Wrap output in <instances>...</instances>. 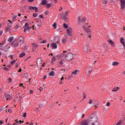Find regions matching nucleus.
Instances as JSON below:
<instances>
[{
    "label": "nucleus",
    "mask_w": 125,
    "mask_h": 125,
    "mask_svg": "<svg viewBox=\"0 0 125 125\" xmlns=\"http://www.w3.org/2000/svg\"><path fill=\"white\" fill-rule=\"evenodd\" d=\"M98 112L97 114H92L89 120H85L81 122V125H98L97 119L99 118Z\"/></svg>",
    "instance_id": "nucleus-1"
},
{
    "label": "nucleus",
    "mask_w": 125,
    "mask_h": 125,
    "mask_svg": "<svg viewBox=\"0 0 125 125\" xmlns=\"http://www.w3.org/2000/svg\"><path fill=\"white\" fill-rule=\"evenodd\" d=\"M75 58V55L73 53H68L67 54L65 57V59L68 62H70V61L73 60Z\"/></svg>",
    "instance_id": "nucleus-2"
},
{
    "label": "nucleus",
    "mask_w": 125,
    "mask_h": 125,
    "mask_svg": "<svg viewBox=\"0 0 125 125\" xmlns=\"http://www.w3.org/2000/svg\"><path fill=\"white\" fill-rule=\"evenodd\" d=\"M85 18H82L81 17H79L77 18V22L80 25H82L83 23L85 22Z\"/></svg>",
    "instance_id": "nucleus-3"
},
{
    "label": "nucleus",
    "mask_w": 125,
    "mask_h": 125,
    "mask_svg": "<svg viewBox=\"0 0 125 125\" xmlns=\"http://www.w3.org/2000/svg\"><path fill=\"white\" fill-rule=\"evenodd\" d=\"M83 28H84L85 31L87 32V33H90V30L89 29V28L91 27L90 25H89L88 24H85V25L83 26Z\"/></svg>",
    "instance_id": "nucleus-4"
},
{
    "label": "nucleus",
    "mask_w": 125,
    "mask_h": 125,
    "mask_svg": "<svg viewBox=\"0 0 125 125\" xmlns=\"http://www.w3.org/2000/svg\"><path fill=\"white\" fill-rule=\"evenodd\" d=\"M66 34L70 37L73 36V34L72 33V28L70 27L66 29Z\"/></svg>",
    "instance_id": "nucleus-5"
},
{
    "label": "nucleus",
    "mask_w": 125,
    "mask_h": 125,
    "mask_svg": "<svg viewBox=\"0 0 125 125\" xmlns=\"http://www.w3.org/2000/svg\"><path fill=\"white\" fill-rule=\"evenodd\" d=\"M121 2V8L122 9H125V0H120Z\"/></svg>",
    "instance_id": "nucleus-6"
},
{
    "label": "nucleus",
    "mask_w": 125,
    "mask_h": 125,
    "mask_svg": "<svg viewBox=\"0 0 125 125\" xmlns=\"http://www.w3.org/2000/svg\"><path fill=\"white\" fill-rule=\"evenodd\" d=\"M29 9L35 10V12H38V8L37 7L29 6Z\"/></svg>",
    "instance_id": "nucleus-7"
},
{
    "label": "nucleus",
    "mask_w": 125,
    "mask_h": 125,
    "mask_svg": "<svg viewBox=\"0 0 125 125\" xmlns=\"http://www.w3.org/2000/svg\"><path fill=\"white\" fill-rule=\"evenodd\" d=\"M107 42H109V43H110V44H111V46H114L115 42H113L111 40H108Z\"/></svg>",
    "instance_id": "nucleus-8"
},
{
    "label": "nucleus",
    "mask_w": 125,
    "mask_h": 125,
    "mask_svg": "<svg viewBox=\"0 0 125 125\" xmlns=\"http://www.w3.org/2000/svg\"><path fill=\"white\" fill-rule=\"evenodd\" d=\"M68 12H66L65 13V14H64V15H61V18H62L63 19H65L66 17H67V16H68Z\"/></svg>",
    "instance_id": "nucleus-9"
},
{
    "label": "nucleus",
    "mask_w": 125,
    "mask_h": 125,
    "mask_svg": "<svg viewBox=\"0 0 125 125\" xmlns=\"http://www.w3.org/2000/svg\"><path fill=\"white\" fill-rule=\"evenodd\" d=\"M4 98L6 100H9L11 98V96L10 95L5 94Z\"/></svg>",
    "instance_id": "nucleus-10"
},
{
    "label": "nucleus",
    "mask_w": 125,
    "mask_h": 125,
    "mask_svg": "<svg viewBox=\"0 0 125 125\" xmlns=\"http://www.w3.org/2000/svg\"><path fill=\"white\" fill-rule=\"evenodd\" d=\"M19 42H20L21 46L22 45V44H23V42H24V41H23V37H20L19 38Z\"/></svg>",
    "instance_id": "nucleus-11"
},
{
    "label": "nucleus",
    "mask_w": 125,
    "mask_h": 125,
    "mask_svg": "<svg viewBox=\"0 0 125 125\" xmlns=\"http://www.w3.org/2000/svg\"><path fill=\"white\" fill-rule=\"evenodd\" d=\"M66 52H67V51H63V53L57 56V57H59V58H62L63 56H64V53Z\"/></svg>",
    "instance_id": "nucleus-12"
},
{
    "label": "nucleus",
    "mask_w": 125,
    "mask_h": 125,
    "mask_svg": "<svg viewBox=\"0 0 125 125\" xmlns=\"http://www.w3.org/2000/svg\"><path fill=\"white\" fill-rule=\"evenodd\" d=\"M37 46H38V45L36 43H34L32 45V47H33V50L34 51H35V50H36Z\"/></svg>",
    "instance_id": "nucleus-13"
},
{
    "label": "nucleus",
    "mask_w": 125,
    "mask_h": 125,
    "mask_svg": "<svg viewBox=\"0 0 125 125\" xmlns=\"http://www.w3.org/2000/svg\"><path fill=\"white\" fill-rule=\"evenodd\" d=\"M80 73V71L78 70H76L72 72V75H77V74H79Z\"/></svg>",
    "instance_id": "nucleus-14"
},
{
    "label": "nucleus",
    "mask_w": 125,
    "mask_h": 125,
    "mask_svg": "<svg viewBox=\"0 0 125 125\" xmlns=\"http://www.w3.org/2000/svg\"><path fill=\"white\" fill-rule=\"evenodd\" d=\"M120 41V42L122 43V44H124L125 43V39H124V38H121Z\"/></svg>",
    "instance_id": "nucleus-15"
},
{
    "label": "nucleus",
    "mask_w": 125,
    "mask_h": 125,
    "mask_svg": "<svg viewBox=\"0 0 125 125\" xmlns=\"http://www.w3.org/2000/svg\"><path fill=\"white\" fill-rule=\"evenodd\" d=\"M52 47L54 49L57 48V45L55 43H53L52 44Z\"/></svg>",
    "instance_id": "nucleus-16"
},
{
    "label": "nucleus",
    "mask_w": 125,
    "mask_h": 125,
    "mask_svg": "<svg viewBox=\"0 0 125 125\" xmlns=\"http://www.w3.org/2000/svg\"><path fill=\"white\" fill-rule=\"evenodd\" d=\"M14 47H18L19 46V43L18 42H16L14 43Z\"/></svg>",
    "instance_id": "nucleus-17"
},
{
    "label": "nucleus",
    "mask_w": 125,
    "mask_h": 125,
    "mask_svg": "<svg viewBox=\"0 0 125 125\" xmlns=\"http://www.w3.org/2000/svg\"><path fill=\"white\" fill-rule=\"evenodd\" d=\"M119 65V62H113L112 63L113 66H118Z\"/></svg>",
    "instance_id": "nucleus-18"
},
{
    "label": "nucleus",
    "mask_w": 125,
    "mask_h": 125,
    "mask_svg": "<svg viewBox=\"0 0 125 125\" xmlns=\"http://www.w3.org/2000/svg\"><path fill=\"white\" fill-rule=\"evenodd\" d=\"M5 31L6 32H10V31H11V28H10V27H5Z\"/></svg>",
    "instance_id": "nucleus-19"
},
{
    "label": "nucleus",
    "mask_w": 125,
    "mask_h": 125,
    "mask_svg": "<svg viewBox=\"0 0 125 125\" xmlns=\"http://www.w3.org/2000/svg\"><path fill=\"white\" fill-rule=\"evenodd\" d=\"M56 60V59L55 58V57H53L51 62V64H52L53 62H55Z\"/></svg>",
    "instance_id": "nucleus-20"
},
{
    "label": "nucleus",
    "mask_w": 125,
    "mask_h": 125,
    "mask_svg": "<svg viewBox=\"0 0 125 125\" xmlns=\"http://www.w3.org/2000/svg\"><path fill=\"white\" fill-rule=\"evenodd\" d=\"M46 3H47L46 0H43L42 2V4H43V5H45Z\"/></svg>",
    "instance_id": "nucleus-21"
},
{
    "label": "nucleus",
    "mask_w": 125,
    "mask_h": 125,
    "mask_svg": "<svg viewBox=\"0 0 125 125\" xmlns=\"http://www.w3.org/2000/svg\"><path fill=\"white\" fill-rule=\"evenodd\" d=\"M14 38L13 37H11L8 40V42H12V41H13L14 40Z\"/></svg>",
    "instance_id": "nucleus-22"
},
{
    "label": "nucleus",
    "mask_w": 125,
    "mask_h": 125,
    "mask_svg": "<svg viewBox=\"0 0 125 125\" xmlns=\"http://www.w3.org/2000/svg\"><path fill=\"white\" fill-rule=\"evenodd\" d=\"M37 64H42V59H38L37 60Z\"/></svg>",
    "instance_id": "nucleus-23"
},
{
    "label": "nucleus",
    "mask_w": 125,
    "mask_h": 125,
    "mask_svg": "<svg viewBox=\"0 0 125 125\" xmlns=\"http://www.w3.org/2000/svg\"><path fill=\"white\" fill-rule=\"evenodd\" d=\"M26 55V54L25 53H22L20 55V57L21 58H22V57H24Z\"/></svg>",
    "instance_id": "nucleus-24"
},
{
    "label": "nucleus",
    "mask_w": 125,
    "mask_h": 125,
    "mask_svg": "<svg viewBox=\"0 0 125 125\" xmlns=\"http://www.w3.org/2000/svg\"><path fill=\"white\" fill-rule=\"evenodd\" d=\"M64 63H65V61L62 60L60 62L59 64L60 65H62V64H64Z\"/></svg>",
    "instance_id": "nucleus-25"
},
{
    "label": "nucleus",
    "mask_w": 125,
    "mask_h": 125,
    "mask_svg": "<svg viewBox=\"0 0 125 125\" xmlns=\"http://www.w3.org/2000/svg\"><path fill=\"white\" fill-rule=\"evenodd\" d=\"M102 2L103 4H106L107 2H108V0H102Z\"/></svg>",
    "instance_id": "nucleus-26"
},
{
    "label": "nucleus",
    "mask_w": 125,
    "mask_h": 125,
    "mask_svg": "<svg viewBox=\"0 0 125 125\" xmlns=\"http://www.w3.org/2000/svg\"><path fill=\"white\" fill-rule=\"evenodd\" d=\"M119 87H115L112 89V91H117V90H118V89H119Z\"/></svg>",
    "instance_id": "nucleus-27"
},
{
    "label": "nucleus",
    "mask_w": 125,
    "mask_h": 125,
    "mask_svg": "<svg viewBox=\"0 0 125 125\" xmlns=\"http://www.w3.org/2000/svg\"><path fill=\"white\" fill-rule=\"evenodd\" d=\"M62 42L63 44H65V43H66V42H67V40L63 39L62 40Z\"/></svg>",
    "instance_id": "nucleus-28"
},
{
    "label": "nucleus",
    "mask_w": 125,
    "mask_h": 125,
    "mask_svg": "<svg viewBox=\"0 0 125 125\" xmlns=\"http://www.w3.org/2000/svg\"><path fill=\"white\" fill-rule=\"evenodd\" d=\"M25 26L26 29H29V23H28V22H26L25 23Z\"/></svg>",
    "instance_id": "nucleus-29"
},
{
    "label": "nucleus",
    "mask_w": 125,
    "mask_h": 125,
    "mask_svg": "<svg viewBox=\"0 0 125 125\" xmlns=\"http://www.w3.org/2000/svg\"><path fill=\"white\" fill-rule=\"evenodd\" d=\"M63 27L65 29H68V28L69 27V26H68V25H67L66 23H64L63 24Z\"/></svg>",
    "instance_id": "nucleus-30"
},
{
    "label": "nucleus",
    "mask_w": 125,
    "mask_h": 125,
    "mask_svg": "<svg viewBox=\"0 0 125 125\" xmlns=\"http://www.w3.org/2000/svg\"><path fill=\"white\" fill-rule=\"evenodd\" d=\"M49 76H54V71H51L49 73Z\"/></svg>",
    "instance_id": "nucleus-31"
},
{
    "label": "nucleus",
    "mask_w": 125,
    "mask_h": 125,
    "mask_svg": "<svg viewBox=\"0 0 125 125\" xmlns=\"http://www.w3.org/2000/svg\"><path fill=\"white\" fill-rule=\"evenodd\" d=\"M37 25L39 28H41V26H42V22H38Z\"/></svg>",
    "instance_id": "nucleus-32"
},
{
    "label": "nucleus",
    "mask_w": 125,
    "mask_h": 125,
    "mask_svg": "<svg viewBox=\"0 0 125 125\" xmlns=\"http://www.w3.org/2000/svg\"><path fill=\"white\" fill-rule=\"evenodd\" d=\"M91 72H90V71H87V72L86 73V76L88 78V77H89L90 74H91Z\"/></svg>",
    "instance_id": "nucleus-33"
},
{
    "label": "nucleus",
    "mask_w": 125,
    "mask_h": 125,
    "mask_svg": "<svg viewBox=\"0 0 125 125\" xmlns=\"http://www.w3.org/2000/svg\"><path fill=\"white\" fill-rule=\"evenodd\" d=\"M36 111H41V108H40V106L37 107L35 109Z\"/></svg>",
    "instance_id": "nucleus-34"
},
{
    "label": "nucleus",
    "mask_w": 125,
    "mask_h": 125,
    "mask_svg": "<svg viewBox=\"0 0 125 125\" xmlns=\"http://www.w3.org/2000/svg\"><path fill=\"white\" fill-rule=\"evenodd\" d=\"M53 28H54L55 29H56V28H57V25H56V22H54V24H53Z\"/></svg>",
    "instance_id": "nucleus-35"
},
{
    "label": "nucleus",
    "mask_w": 125,
    "mask_h": 125,
    "mask_svg": "<svg viewBox=\"0 0 125 125\" xmlns=\"http://www.w3.org/2000/svg\"><path fill=\"white\" fill-rule=\"evenodd\" d=\"M15 62H16V60H14L13 61H12L11 62V65H13V64H14V63H15Z\"/></svg>",
    "instance_id": "nucleus-36"
},
{
    "label": "nucleus",
    "mask_w": 125,
    "mask_h": 125,
    "mask_svg": "<svg viewBox=\"0 0 125 125\" xmlns=\"http://www.w3.org/2000/svg\"><path fill=\"white\" fill-rule=\"evenodd\" d=\"M84 51H85L86 52V51H87V46H85L84 48Z\"/></svg>",
    "instance_id": "nucleus-37"
},
{
    "label": "nucleus",
    "mask_w": 125,
    "mask_h": 125,
    "mask_svg": "<svg viewBox=\"0 0 125 125\" xmlns=\"http://www.w3.org/2000/svg\"><path fill=\"white\" fill-rule=\"evenodd\" d=\"M91 71H92V67H89V70H88V72H90V73H91Z\"/></svg>",
    "instance_id": "nucleus-38"
},
{
    "label": "nucleus",
    "mask_w": 125,
    "mask_h": 125,
    "mask_svg": "<svg viewBox=\"0 0 125 125\" xmlns=\"http://www.w3.org/2000/svg\"><path fill=\"white\" fill-rule=\"evenodd\" d=\"M63 80H64V77H62L61 79V82H60V83L61 84H62L63 83H62V81H63Z\"/></svg>",
    "instance_id": "nucleus-39"
},
{
    "label": "nucleus",
    "mask_w": 125,
    "mask_h": 125,
    "mask_svg": "<svg viewBox=\"0 0 125 125\" xmlns=\"http://www.w3.org/2000/svg\"><path fill=\"white\" fill-rule=\"evenodd\" d=\"M34 17H37L38 16V14L37 13H33Z\"/></svg>",
    "instance_id": "nucleus-40"
},
{
    "label": "nucleus",
    "mask_w": 125,
    "mask_h": 125,
    "mask_svg": "<svg viewBox=\"0 0 125 125\" xmlns=\"http://www.w3.org/2000/svg\"><path fill=\"white\" fill-rule=\"evenodd\" d=\"M41 43H45L46 42V40H43V41L41 42Z\"/></svg>",
    "instance_id": "nucleus-41"
},
{
    "label": "nucleus",
    "mask_w": 125,
    "mask_h": 125,
    "mask_svg": "<svg viewBox=\"0 0 125 125\" xmlns=\"http://www.w3.org/2000/svg\"><path fill=\"white\" fill-rule=\"evenodd\" d=\"M34 93V90H30V94H33Z\"/></svg>",
    "instance_id": "nucleus-42"
},
{
    "label": "nucleus",
    "mask_w": 125,
    "mask_h": 125,
    "mask_svg": "<svg viewBox=\"0 0 125 125\" xmlns=\"http://www.w3.org/2000/svg\"><path fill=\"white\" fill-rule=\"evenodd\" d=\"M51 5L50 3L47 4V7H48V8H49V7H50Z\"/></svg>",
    "instance_id": "nucleus-43"
},
{
    "label": "nucleus",
    "mask_w": 125,
    "mask_h": 125,
    "mask_svg": "<svg viewBox=\"0 0 125 125\" xmlns=\"http://www.w3.org/2000/svg\"><path fill=\"white\" fill-rule=\"evenodd\" d=\"M89 104H92V100L91 99L89 100Z\"/></svg>",
    "instance_id": "nucleus-44"
},
{
    "label": "nucleus",
    "mask_w": 125,
    "mask_h": 125,
    "mask_svg": "<svg viewBox=\"0 0 125 125\" xmlns=\"http://www.w3.org/2000/svg\"><path fill=\"white\" fill-rule=\"evenodd\" d=\"M4 121H3V120H1L0 121V125H2V124H3Z\"/></svg>",
    "instance_id": "nucleus-45"
},
{
    "label": "nucleus",
    "mask_w": 125,
    "mask_h": 125,
    "mask_svg": "<svg viewBox=\"0 0 125 125\" xmlns=\"http://www.w3.org/2000/svg\"><path fill=\"white\" fill-rule=\"evenodd\" d=\"M39 18H40L41 19H42V18H43V16H42V15H40Z\"/></svg>",
    "instance_id": "nucleus-46"
},
{
    "label": "nucleus",
    "mask_w": 125,
    "mask_h": 125,
    "mask_svg": "<svg viewBox=\"0 0 125 125\" xmlns=\"http://www.w3.org/2000/svg\"><path fill=\"white\" fill-rule=\"evenodd\" d=\"M26 117H27V113H24V114H23V117L26 118Z\"/></svg>",
    "instance_id": "nucleus-47"
},
{
    "label": "nucleus",
    "mask_w": 125,
    "mask_h": 125,
    "mask_svg": "<svg viewBox=\"0 0 125 125\" xmlns=\"http://www.w3.org/2000/svg\"><path fill=\"white\" fill-rule=\"evenodd\" d=\"M48 13H49V12L48 11H45V12H44L45 15H48Z\"/></svg>",
    "instance_id": "nucleus-48"
},
{
    "label": "nucleus",
    "mask_w": 125,
    "mask_h": 125,
    "mask_svg": "<svg viewBox=\"0 0 125 125\" xmlns=\"http://www.w3.org/2000/svg\"><path fill=\"white\" fill-rule=\"evenodd\" d=\"M16 17H17L16 16H14L13 17V20H15V19H16Z\"/></svg>",
    "instance_id": "nucleus-49"
},
{
    "label": "nucleus",
    "mask_w": 125,
    "mask_h": 125,
    "mask_svg": "<svg viewBox=\"0 0 125 125\" xmlns=\"http://www.w3.org/2000/svg\"><path fill=\"white\" fill-rule=\"evenodd\" d=\"M2 33H3V31L1 30L0 31V36H1V35H2Z\"/></svg>",
    "instance_id": "nucleus-50"
},
{
    "label": "nucleus",
    "mask_w": 125,
    "mask_h": 125,
    "mask_svg": "<svg viewBox=\"0 0 125 125\" xmlns=\"http://www.w3.org/2000/svg\"><path fill=\"white\" fill-rule=\"evenodd\" d=\"M4 69L5 70V71H8V68H7V67H5Z\"/></svg>",
    "instance_id": "nucleus-51"
},
{
    "label": "nucleus",
    "mask_w": 125,
    "mask_h": 125,
    "mask_svg": "<svg viewBox=\"0 0 125 125\" xmlns=\"http://www.w3.org/2000/svg\"><path fill=\"white\" fill-rule=\"evenodd\" d=\"M34 1V0H28V2H33Z\"/></svg>",
    "instance_id": "nucleus-52"
},
{
    "label": "nucleus",
    "mask_w": 125,
    "mask_h": 125,
    "mask_svg": "<svg viewBox=\"0 0 125 125\" xmlns=\"http://www.w3.org/2000/svg\"><path fill=\"white\" fill-rule=\"evenodd\" d=\"M106 106H110V103H109V102L107 103Z\"/></svg>",
    "instance_id": "nucleus-53"
},
{
    "label": "nucleus",
    "mask_w": 125,
    "mask_h": 125,
    "mask_svg": "<svg viewBox=\"0 0 125 125\" xmlns=\"http://www.w3.org/2000/svg\"><path fill=\"white\" fill-rule=\"evenodd\" d=\"M9 83H11L12 82V80L11 79V78H9Z\"/></svg>",
    "instance_id": "nucleus-54"
},
{
    "label": "nucleus",
    "mask_w": 125,
    "mask_h": 125,
    "mask_svg": "<svg viewBox=\"0 0 125 125\" xmlns=\"http://www.w3.org/2000/svg\"><path fill=\"white\" fill-rule=\"evenodd\" d=\"M11 109H8V112H9V113H11Z\"/></svg>",
    "instance_id": "nucleus-55"
},
{
    "label": "nucleus",
    "mask_w": 125,
    "mask_h": 125,
    "mask_svg": "<svg viewBox=\"0 0 125 125\" xmlns=\"http://www.w3.org/2000/svg\"><path fill=\"white\" fill-rule=\"evenodd\" d=\"M19 72L20 73H21V72H22V69H21V68H20V69H19Z\"/></svg>",
    "instance_id": "nucleus-56"
},
{
    "label": "nucleus",
    "mask_w": 125,
    "mask_h": 125,
    "mask_svg": "<svg viewBox=\"0 0 125 125\" xmlns=\"http://www.w3.org/2000/svg\"><path fill=\"white\" fill-rule=\"evenodd\" d=\"M20 86H22V87H23V88L25 87H24V85H23V83H21Z\"/></svg>",
    "instance_id": "nucleus-57"
},
{
    "label": "nucleus",
    "mask_w": 125,
    "mask_h": 125,
    "mask_svg": "<svg viewBox=\"0 0 125 125\" xmlns=\"http://www.w3.org/2000/svg\"><path fill=\"white\" fill-rule=\"evenodd\" d=\"M10 58L12 59V60H13V56H12V55H11L10 56Z\"/></svg>",
    "instance_id": "nucleus-58"
},
{
    "label": "nucleus",
    "mask_w": 125,
    "mask_h": 125,
    "mask_svg": "<svg viewBox=\"0 0 125 125\" xmlns=\"http://www.w3.org/2000/svg\"><path fill=\"white\" fill-rule=\"evenodd\" d=\"M27 32V29L26 28H24V32L26 33Z\"/></svg>",
    "instance_id": "nucleus-59"
},
{
    "label": "nucleus",
    "mask_w": 125,
    "mask_h": 125,
    "mask_svg": "<svg viewBox=\"0 0 125 125\" xmlns=\"http://www.w3.org/2000/svg\"><path fill=\"white\" fill-rule=\"evenodd\" d=\"M19 123H20V124H21V123H24V121H20L19 122Z\"/></svg>",
    "instance_id": "nucleus-60"
},
{
    "label": "nucleus",
    "mask_w": 125,
    "mask_h": 125,
    "mask_svg": "<svg viewBox=\"0 0 125 125\" xmlns=\"http://www.w3.org/2000/svg\"><path fill=\"white\" fill-rule=\"evenodd\" d=\"M45 79H46V76H44L43 80H45Z\"/></svg>",
    "instance_id": "nucleus-61"
},
{
    "label": "nucleus",
    "mask_w": 125,
    "mask_h": 125,
    "mask_svg": "<svg viewBox=\"0 0 125 125\" xmlns=\"http://www.w3.org/2000/svg\"><path fill=\"white\" fill-rule=\"evenodd\" d=\"M62 9V7H61L59 9V11H61Z\"/></svg>",
    "instance_id": "nucleus-62"
},
{
    "label": "nucleus",
    "mask_w": 125,
    "mask_h": 125,
    "mask_svg": "<svg viewBox=\"0 0 125 125\" xmlns=\"http://www.w3.org/2000/svg\"><path fill=\"white\" fill-rule=\"evenodd\" d=\"M1 27H2V24H0V28H1Z\"/></svg>",
    "instance_id": "nucleus-63"
},
{
    "label": "nucleus",
    "mask_w": 125,
    "mask_h": 125,
    "mask_svg": "<svg viewBox=\"0 0 125 125\" xmlns=\"http://www.w3.org/2000/svg\"><path fill=\"white\" fill-rule=\"evenodd\" d=\"M29 125H34V123H31Z\"/></svg>",
    "instance_id": "nucleus-64"
}]
</instances>
